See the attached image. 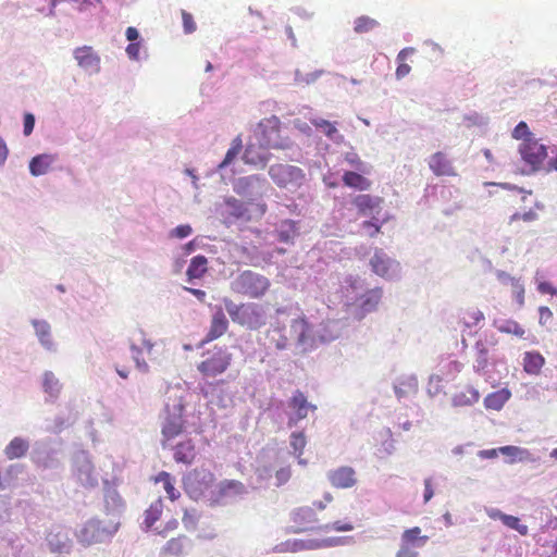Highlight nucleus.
I'll return each instance as SVG.
<instances>
[{
  "label": "nucleus",
  "instance_id": "1",
  "mask_svg": "<svg viewBox=\"0 0 557 557\" xmlns=\"http://www.w3.org/2000/svg\"><path fill=\"white\" fill-rule=\"evenodd\" d=\"M255 134L261 148L278 150L283 159L299 162L304 157L300 146L282 134L281 121L275 115L260 121Z\"/></svg>",
  "mask_w": 557,
  "mask_h": 557
},
{
  "label": "nucleus",
  "instance_id": "2",
  "mask_svg": "<svg viewBox=\"0 0 557 557\" xmlns=\"http://www.w3.org/2000/svg\"><path fill=\"white\" fill-rule=\"evenodd\" d=\"M119 527L120 521L114 518L106 520L91 518L76 531V536L78 542L85 546L106 543L113 537L117 532Z\"/></svg>",
  "mask_w": 557,
  "mask_h": 557
},
{
  "label": "nucleus",
  "instance_id": "3",
  "mask_svg": "<svg viewBox=\"0 0 557 557\" xmlns=\"http://www.w3.org/2000/svg\"><path fill=\"white\" fill-rule=\"evenodd\" d=\"M30 460L40 471H59L63 469L62 450L50 437L34 442L30 450Z\"/></svg>",
  "mask_w": 557,
  "mask_h": 557
},
{
  "label": "nucleus",
  "instance_id": "4",
  "mask_svg": "<svg viewBox=\"0 0 557 557\" xmlns=\"http://www.w3.org/2000/svg\"><path fill=\"white\" fill-rule=\"evenodd\" d=\"M270 280L251 270H245L237 274L231 282V289L251 299H260L269 290Z\"/></svg>",
  "mask_w": 557,
  "mask_h": 557
},
{
  "label": "nucleus",
  "instance_id": "5",
  "mask_svg": "<svg viewBox=\"0 0 557 557\" xmlns=\"http://www.w3.org/2000/svg\"><path fill=\"white\" fill-rule=\"evenodd\" d=\"M224 307L234 323L250 330H257L264 324V313L257 304L237 305L231 299H224Z\"/></svg>",
  "mask_w": 557,
  "mask_h": 557
},
{
  "label": "nucleus",
  "instance_id": "6",
  "mask_svg": "<svg viewBox=\"0 0 557 557\" xmlns=\"http://www.w3.org/2000/svg\"><path fill=\"white\" fill-rule=\"evenodd\" d=\"M275 324L281 331H285L288 341L296 345L300 351L306 352L315 347V337L311 334V326L305 317H297L290 319L289 323H282L276 321Z\"/></svg>",
  "mask_w": 557,
  "mask_h": 557
},
{
  "label": "nucleus",
  "instance_id": "7",
  "mask_svg": "<svg viewBox=\"0 0 557 557\" xmlns=\"http://www.w3.org/2000/svg\"><path fill=\"white\" fill-rule=\"evenodd\" d=\"M72 476L84 488L92 490L99 485V475L87 450L73 454L71 462Z\"/></svg>",
  "mask_w": 557,
  "mask_h": 557
},
{
  "label": "nucleus",
  "instance_id": "8",
  "mask_svg": "<svg viewBox=\"0 0 557 557\" xmlns=\"http://www.w3.org/2000/svg\"><path fill=\"white\" fill-rule=\"evenodd\" d=\"M269 176L273 183L289 191H295L305 183L306 174L302 169L289 164H273L269 168Z\"/></svg>",
  "mask_w": 557,
  "mask_h": 557
},
{
  "label": "nucleus",
  "instance_id": "9",
  "mask_svg": "<svg viewBox=\"0 0 557 557\" xmlns=\"http://www.w3.org/2000/svg\"><path fill=\"white\" fill-rule=\"evenodd\" d=\"M185 405L183 403L182 396L175 397L173 404L168 403L165 405L166 417L164 418V422L162 424V436L163 448L168 447V442L178 434L182 433L184 428V411Z\"/></svg>",
  "mask_w": 557,
  "mask_h": 557
},
{
  "label": "nucleus",
  "instance_id": "10",
  "mask_svg": "<svg viewBox=\"0 0 557 557\" xmlns=\"http://www.w3.org/2000/svg\"><path fill=\"white\" fill-rule=\"evenodd\" d=\"M519 153L524 163V168L521 169L524 175L540 171L548 154L546 145L539 143L537 139H527L525 143H521Z\"/></svg>",
  "mask_w": 557,
  "mask_h": 557
},
{
  "label": "nucleus",
  "instance_id": "11",
  "mask_svg": "<svg viewBox=\"0 0 557 557\" xmlns=\"http://www.w3.org/2000/svg\"><path fill=\"white\" fill-rule=\"evenodd\" d=\"M205 356V360L198 364L197 369L207 377H215L224 373L230 367L233 357L226 347L219 346L208 350Z\"/></svg>",
  "mask_w": 557,
  "mask_h": 557
},
{
  "label": "nucleus",
  "instance_id": "12",
  "mask_svg": "<svg viewBox=\"0 0 557 557\" xmlns=\"http://www.w3.org/2000/svg\"><path fill=\"white\" fill-rule=\"evenodd\" d=\"M214 475L211 471L199 468L188 472L183 478L184 490L194 500L205 497V494L212 486Z\"/></svg>",
  "mask_w": 557,
  "mask_h": 557
},
{
  "label": "nucleus",
  "instance_id": "13",
  "mask_svg": "<svg viewBox=\"0 0 557 557\" xmlns=\"http://www.w3.org/2000/svg\"><path fill=\"white\" fill-rule=\"evenodd\" d=\"M268 180L261 174L238 177L233 183V190L253 202L260 199L268 190Z\"/></svg>",
  "mask_w": 557,
  "mask_h": 557
},
{
  "label": "nucleus",
  "instance_id": "14",
  "mask_svg": "<svg viewBox=\"0 0 557 557\" xmlns=\"http://www.w3.org/2000/svg\"><path fill=\"white\" fill-rule=\"evenodd\" d=\"M290 520L296 524L289 529L290 533H302L307 531H331V524H318L319 519L312 507L302 506L292 510Z\"/></svg>",
  "mask_w": 557,
  "mask_h": 557
},
{
  "label": "nucleus",
  "instance_id": "15",
  "mask_svg": "<svg viewBox=\"0 0 557 557\" xmlns=\"http://www.w3.org/2000/svg\"><path fill=\"white\" fill-rule=\"evenodd\" d=\"M369 263L372 272L384 280L396 281L401 276L400 263L388 256L382 248H375Z\"/></svg>",
  "mask_w": 557,
  "mask_h": 557
},
{
  "label": "nucleus",
  "instance_id": "16",
  "mask_svg": "<svg viewBox=\"0 0 557 557\" xmlns=\"http://www.w3.org/2000/svg\"><path fill=\"white\" fill-rule=\"evenodd\" d=\"M288 408L292 412L288 414L287 425L297 426L299 421L308 417L309 411H315L317 406L309 403L307 396L299 389L295 391L288 399Z\"/></svg>",
  "mask_w": 557,
  "mask_h": 557
},
{
  "label": "nucleus",
  "instance_id": "17",
  "mask_svg": "<svg viewBox=\"0 0 557 557\" xmlns=\"http://www.w3.org/2000/svg\"><path fill=\"white\" fill-rule=\"evenodd\" d=\"M30 325L41 348L50 354H55L58 343L53 338L51 324L45 319H32Z\"/></svg>",
  "mask_w": 557,
  "mask_h": 557
},
{
  "label": "nucleus",
  "instance_id": "18",
  "mask_svg": "<svg viewBox=\"0 0 557 557\" xmlns=\"http://www.w3.org/2000/svg\"><path fill=\"white\" fill-rule=\"evenodd\" d=\"M73 57L77 64L89 75L100 72V57L90 46H82L73 51Z\"/></svg>",
  "mask_w": 557,
  "mask_h": 557
},
{
  "label": "nucleus",
  "instance_id": "19",
  "mask_svg": "<svg viewBox=\"0 0 557 557\" xmlns=\"http://www.w3.org/2000/svg\"><path fill=\"white\" fill-rule=\"evenodd\" d=\"M326 478L332 486L336 488H350L356 485L357 478L354 468L342 466L336 469L329 470Z\"/></svg>",
  "mask_w": 557,
  "mask_h": 557
},
{
  "label": "nucleus",
  "instance_id": "20",
  "mask_svg": "<svg viewBox=\"0 0 557 557\" xmlns=\"http://www.w3.org/2000/svg\"><path fill=\"white\" fill-rule=\"evenodd\" d=\"M40 386L45 394L46 404H54L60 397V394L63 388V385L60 382V380L50 370H46L42 372L40 377Z\"/></svg>",
  "mask_w": 557,
  "mask_h": 557
},
{
  "label": "nucleus",
  "instance_id": "21",
  "mask_svg": "<svg viewBox=\"0 0 557 557\" xmlns=\"http://www.w3.org/2000/svg\"><path fill=\"white\" fill-rule=\"evenodd\" d=\"M248 214V209L245 203L234 197H226L221 207V215L225 223H235L238 220L245 219Z\"/></svg>",
  "mask_w": 557,
  "mask_h": 557
},
{
  "label": "nucleus",
  "instance_id": "22",
  "mask_svg": "<svg viewBox=\"0 0 557 557\" xmlns=\"http://www.w3.org/2000/svg\"><path fill=\"white\" fill-rule=\"evenodd\" d=\"M103 498L106 512L111 516V518L117 519V515L122 511L124 503L117 491L107 479L103 480Z\"/></svg>",
  "mask_w": 557,
  "mask_h": 557
},
{
  "label": "nucleus",
  "instance_id": "23",
  "mask_svg": "<svg viewBox=\"0 0 557 557\" xmlns=\"http://www.w3.org/2000/svg\"><path fill=\"white\" fill-rule=\"evenodd\" d=\"M382 202L383 199L381 197L369 194H359L351 199V205L357 208L358 213L362 216H370L374 210H380Z\"/></svg>",
  "mask_w": 557,
  "mask_h": 557
},
{
  "label": "nucleus",
  "instance_id": "24",
  "mask_svg": "<svg viewBox=\"0 0 557 557\" xmlns=\"http://www.w3.org/2000/svg\"><path fill=\"white\" fill-rule=\"evenodd\" d=\"M311 334L315 337V346L318 344H325L336 339L341 334L338 322L326 321L317 325L315 329L311 326Z\"/></svg>",
  "mask_w": 557,
  "mask_h": 557
},
{
  "label": "nucleus",
  "instance_id": "25",
  "mask_svg": "<svg viewBox=\"0 0 557 557\" xmlns=\"http://www.w3.org/2000/svg\"><path fill=\"white\" fill-rule=\"evenodd\" d=\"M58 160L55 153H39L34 156L28 162L29 173L34 177L47 174L51 165Z\"/></svg>",
  "mask_w": 557,
  "mask_h": 557
},
{
  "label": "nucleus",
  "instance_id": "26",
  "mask_svg": "<svg viewBox=\"0 0 557 557\" xmlns=\"http://www.w3.org/2000/svg\"><path fill=\"white\" fill-rule=\"evenodd\" d=\"M193 547V541L186 535H180L169 540L161 550V555L166 554L175 557H184Z\"/></svg>",
  "mask_w": 557,
  "mask_h": 557
},
{
  "label": "nucleus",
  "instance_id": "27",
  "mask_svg": "<svg viewBox=\"0 0 557 557\" xmlns=\"http://www.w3.org/2000/svg\"><path fill=\"white\" fill-rule=\"evenodd\" d=\"M419 388L418 377L416 374H405L396 379L394 383V392L400 400L411 394H416Z\"/></svg>",
  "mask_w": 557,
  "mask_h": 557
},
{
  "label": "nucleus",
  "instance_id": "28",
  "mask_svg": "<svg viewBox=\"0 0 557 557\" xmlns=\"http://www.w3.org/2000/svg\"><path fill=\"white\" fill-rule=\"evenodd\" d=\"M382 296H383V290L380 287H374L372 289L367 290L359 298V309H360L359 319H362L366 314L375 311L381 299H382Z\"/></svg>",
  "mask_w": 557,
  "mask_h": 557
},
{
  "label": "nucleus",
  "instance_id": "29",
  "mask_svg": "<svg viewBox=\"0 0 557 557\" xmlns=\"http://www.w3.org/2000/svg\"><path fill=\"white\" fill-rule=\"evenodd\" d=\"M318 549L317 539H308V540H300V539H293L287 540L285 542H282L274 547L275 553H297L302 550H314Z\"/></svg>",
  "mask_w": 557,
  "mask_h": 557
},
{
  "label": "nucleus",
  "instance_id": "30",
  "mask_svg": "<svg viewBox=\"0 0 557 557\" xmlns=\"http://www.w3.org/2000/svg\"><path fill=\"white\" fill-rule=\"evenodd\" d=\"M29 448L28 438L15 436L4 447L3 454L9 460L21 459L27 455Z\"/></svg>",
  "mask_w": 557,
  "mask_h": 557
},
{
  "label": "nucleus",
  "instance_id": "31",
  "mask_svg": "<svg viewBox=\"0 0 557 557\" xmlns=\"http://www.w3.org/2000/svg\"><path fill=\"white\" fill-rule=\"evenodd\" d=\"M228 327V320L222 309H218L211 320L209 332L207 333L202 343L211 342L222 336Z\"/></svg>",
  "mask_w": 557,
  "mask_h": 557
},
{
  "label": "nucleus",
  "instance_id": "32",
  "mask_svg": "<svg viewBox=\"0 0 557 557\" xmlns=\"http://www.w3.org/2000/svg\"><path fill=\"white\" fill-rule=\"evenodd\" d=\"M246 493V486L237 480H223L218 485L216 496L212 497V503H219L221 498L243 495Z\"/></svg>",
  "mask_w": 557,
  "mask_h": 557
},
{
  "label": "nucleus",
  "instance_id": "33",
  "mask_svg": "<svg viewBox=\"0 0 557 557\" xmlns=\"http://www.w3.org/2000/svg\"><path fill=\"white\" fill-rule=\"evenodd\" d=\"M278 242L292 245L299 235L298 222L294 220H283L275 230Z\"/></svg>",
  "mask_w": 557,
  "mask_h": 557
},
{
  "label": "nucleus",
  "instance_id": "34",
  "mask_svg": "<svg viewBox=\"0 0 557 557\" xmlns=\"http://www.w3.org/2000/svg\"><path fill=\"white\" fill-rule=\"evenodd\" d=\"M172 448L174 449V459L176 462L190 465L196 457L195 445L190 438L180 442Z\"/></svg>",
  "mask_w": 557,
  "mask_h": 557
},
{
  "label": "nucleus",
  "instance_id": "35",
  "mask_svg": "<svg viewBox=\"0 0 557 557\" xmlns=\"http://www.w3.org/2000/svg\"><path fill=\"white\" fill-rule=\"evenodd\" d=\"M428 540L429 537L426 535H421V529L419 527H413L403 532L399 544L418 549L422 548Z\"/></svg>",
  "mask_w": 557,
  "mask_h": 557
},
{
  "label": "nucleus",
  "instance_id": "36",
  "mask_svg": "<svg viewBox=\"0 0 557 557\" xmlns=\"http://www.w3.org/2000/svg\"><path fill=\"white\" fill-rule=\"evenodd\" d=\"M360 173L358 171H345L342 176L344 185L359 191L369 190L372 183Z\"/></svg>",
  "mask_w": 557,
  "mask_h": 557
},
{
  "label": "nucleus",
  "instance_id": "37",
  "mask_svg": "<svg viewBox=\"0 0 557 557\" xmlns=\"http://www.w3.org/2000/svg\"><path fill=\"white\" fill-rule=\"evenodd\" d=\"M429 166L432 172L437 176L453 174V166L450 161L443 152H435L430 157Z\"/></svg>",
  "mask_w": 557,
  "mask_h": 557
},
{
  "label": "nucleus",
  "instance_id": "38",
  "mask_svg": "<svg viewBox=\"0 0 557 557\" xmlns=\"http://www.w3.org/2000/svg\"><path fill=\"white\" fill-rule=\"evenodd\" d=\"M511 392L508 388H500L496 392L490 393L484 398V406L486 409L500 410L504 405L510 399Z\"/></svg>",
  "mask_w": 557,
  "mask_h": 557
},
{
  "label": "nucleus",
  "instance_id": "39",
  "mask_svg": "<svg viewBox=\"0 0 557 557\" xmlns=\"http://www.w3.org/2000/svg\"><path fill=\"white\" fill-rule=\"evenodd\" d=\"M480 399V393L473 386H467L465 391L456 393L451 397V405L454 407L472 406Z\"/></svg>",
  "mask_w": 557,
  "mask_h": 557
},
{
  "label": "nucleus",
  "instance_id": "40",
  "mask_svg": "<svg viewBox=\"0 0 557 557\" xmlns=\"http://www.w3.org/2000/svg\"><path fill=\"white\" fill-rule=\"evenodd\" d=\"M545 358L539 351H527L523 356V369L528 374L536 375L541 372Z\"/></svg>",
  "mask_w": 557,
  "mask_h": 557
},
{
  "label": "nucleus",
  "instance_id": "41",
  "mask_svg": "<svg viewBox=\"0 0 557 557\" xmlns=\"http://www.w3.org/2000/svg\"><path fill=\"white\" fill-rule=\"evenodd\" d=\"M69 535L61 529L51 530L47 535V543L52 552H63L69 546Z\"/></svg>",
  "mask_w": 557,
  "mask_h": 557
},
{
  "label": "nucleus",
  "instance_id": "42",
  "mask_svg": "<svg viewBox=\"0 0 557 557\" xmlns=\"http://www.w3.org/2000/svg\"><path fill=\"white\" fill-rule=\"evenodd\" d=\"M208 260L202 255H197L191 258L190 263L186 270V275L190 282L194 278H200L207 272Z\"/></svg>",
  "mask_w": 557,
  "mask_h": 557
},
{
  "label": "nucleus",
  "instance_id": "43",
  "mask_svg": "<svg viewBox=\"0 0 557 557\" xmlns=\"http://www.w3.org/2000/svg\"><path fill=\"white\" fill-rule=\"evenodd\" d=\"M476 352L475 362L473 369L479 374L486 373L488 362V350L482 341H478L474 345Z\"/></svg>",
  "mask_w": 557,
  "mask_h": 557
},
{
  "label": "nucleus",
  "instance_id": "44",
  "mask_svg": "<svg viewBox=\"0 0 557 557\" xmlns=\"http://www.w3.org/2000/svg\"><path fill=\"white\" fill-rule=\"evenodd\" d=\"M284 332L285 331H281L276 324H272L271 329L269 330V339L272 344H274L277 350H286L292 346V343L286 337L287 334Z\"/></svg>",
  "mask_w": 557,
  "mask_h": 557
},
{
  "label": "nucleus",
  "instance_id": "45",
  "mask_svg": "<svg viewBox=\"0 0 557 557\" xmlns=\"http://www.w3.org/2000/svg\"><path fill=\"white\" fill-rule=\"evenodd\" d=\"M284 332L285 331H281L276 324H272L271 329L269 330V339L272 344H274L277 350H286L292 346V343L286 337L287 334Z\"/></svg>",
  "mask_w": 557,
  "mask_h": 557
},
{
  "label": "nucleus",
  "instance_id": "46",
  "mask_svg": "<svg viewBox=\"0 0 557 557\" xmlns=\"http://www.w3.org/2000/svg\"><path fill=\"white\" fill-rule=\"evenodd\" d=\"M309 121L313 126L321 129L329 139L336 141L337 137L343 138V136L338 134L335 125L330 121L321 117H309Z\"/></svg>",
  "mask_w": 557,
  "mask_h": 557
},
{
  "label": "nucleus",
  "instance_id": "47",
  "mask_svg": "<svg viewBox=\"0 0 557 557\" xmlns=\"http://www.w3.org/2000/svg\"><path fill=\"white\" fill-rule=\"evenodd\" d=\"M73 423L74 418H72L71 413L61 411L54 417L52 425L47 426L46 430L51 434H60L63 430L71 426Z\"/></svg>",
  "mask_w": 557,
  "mask_h": 557
},
{
  "label": "nucleus",
  "instance_id": "48",
  "mask_svg": "<svg viewBox=\"0 0 557 557\" xmlns=\"http://www.w3.org/2000/svg\"><path fill=\"white\" fill-rule=\"evenodd\" d=\"M494 326L502 333L513 334L518 337H523L524 329L513 320H495Z\"/></svg>",
  "mask_w": 557,
  "mask_h": 557
},
{
  "label": "nucleus",
  "instance_id": "49",
  "mask_svg": "<svg viewBox=\"0 0 557 557\" xmlns=\"http://www.w3.org/2000/svg\"><path fill=\"white\" fill-rule=\"evenodd\" d=\"M162 500L158 499L153 502L150 505V507L145 511L144 524L146 530L150 529L154 524V522L159 520L162 513Z\"/></svg>",
  "mask_w": 557,
  "mask_h": 557
},
{
  "label": "nucleus",
  "instance_id": "50",
  "mask_svg": "<svg viewBox=\"0 0 557 557\" xmlns=\"http://www.w3.org/2000/svg\"><path fill=\"white\" fill-rule=\"evenodd\" d=\"M380 25V23L367 15L357 17L354 22V32L357 34H364L373 30Z\"/></svg>",
  "mask_w": 557,
  "mask_h": 557
},
{
  "label": "nucleus",
  "instance_id": "51",
  "mask_svg": "<svg viewBox=\"0 0 557 557\" xmlns=\"http://www.w3.org/2000/svg\"><path fill=\"white\" fill-rule=\"evenodd\" d=\"M157 482L163 483V487L171 500H175L180 497V492L176 491L173 484V478L170 473L162 471L157 476Z\"/></svg>",
  "mask_w": 557,
  "mask_h": 557
},
{
  "label": "nucleus",
  "instance_id": "52",
  "mask_svg": "<svg viewBox=\"0 0 557 557\" xmlns=\"http://www.w3.org/2000/svg\"><path fill=\"white\" fill-rule=\"evenodd\" d=\"M352 543L351 536H332L326 539H317L318 549L335 547Z\"/></svg>",
  "mask_w": 557,
  "mask_h": 557
},
{
  "label": "nucleus",
  "instance_id": "53",
  "mask_svg": "<svg viewBox=\"0 0 557 557\" xmlns=\"http://www.w3.org/2000/svg\"><path fill=\"white\" fill-rule=\"evenodd\" d=\"M307 441L302 431L293 432L289 437V445L294 454L299 458L306 447Z\"/></svg>",
  "mask_w": 557,
  "mask_h": 557
},
{
  "label": "nucleus",
  "instance_id": "54",
  "mask_svg": "<svg viewBox=\"0 0 557 557\" xmlns=\"http://www.w3.org/2000/svg\"><path fill=\"white\" fill-rule=\"evenodd\" d=\"M243 159L246 163L259 165L261 168H264L269 161V157L265 152L255 154L250 148H246Z\"/></svg>",
  "mask_w": 557,
  "mask_h": 557
},
{
  "label": "nucleus",
  "instance_id": "55",
  "mask_svg": "<svg viewBox=\"0 0 557 557\" xmlns=\"http://www.w3.org/2000/svg\"><path fill=\"white\" fill-rule=\"evenodd\" d=\"M497 451L504 456L510 457V462L523 459V455L528 454V450L518 446L507 445L497 448Z\"/></svg>",
  "mask_w": 557,
  "mask_h": 557
},
{
  "label": "nucleus",
  "instance_id": "56",
  "mask_svg": "<svg viewBox=\"0 0 557 557\" xmlns=\"http://www.w3.org/2000/svg\"><path fill=\"white\" fill-rule=\"evenodd\" d=\"M344 160L356 171L361 172L363 174L369 173V165L366 162H363L356 152H346Z\"/></svg>",
  "mask_w": 557,
  "mask_h": 557
},
{
  "label": "nucleus",
  "instance_id": "57",
  "mask_svg": "<svg viewBox=\"0 0 557 557\" xmlns=\"http://www.w3.org/2000/svg\"><path fill=\"white\" fill-rule=\"evenodd\" d=\"M502 522L507 528L517 531L520 535H527L529 532L528 525L520 523V519L516 516L506 513Z\"/></svg>",
  "mask_w": 557,
  "mask_h": 557
},
{
  "label": "nucleus",
  "instance_id": "58",
  "mask_svg": "<svg viewBox=\"0 0 557 557\" xmlns=\"http://www.w3.org/2000/svg\"><path fill=\"white\" fill-rule=\"evenodd\" d=\"M512 137L517 140L525 143L527 139H536L534 134L530 132L528 124L524 121H520L512 131Z\"/></svg>",
  "mask_w": 557,
  "mask_h": 557
},
{
  "label": "nucleus",
  "instance_id": "59",
  "mask_svg": "<svg viewBox=\"0 0 557 557\" xmlns=\"http://www.w3.org/2000/svg\"><path fill=\"white\" fill-rule=\"evenodd\" d=\"M325 73L324 70H315L308 74H302L299 70L295 71V82L297 84L305 83L307 85L313 84L318 78H320Z\"/></svg>",
  "mask_w": 557,
  "mask_h": 557
},
{
  "label": "nucleus",
  "instance_id": "60",
  "mask_svg": "<svg viewBox=\"0 0 557 557\" xmlns=\"http://www.w3.org/2000/svg\"><path fill=\"white\" fill-rule=\"evenodd\" d=\"M423 47L429 49V57L431 61L436 62L442 59L444 49L437 42L426 39L423 42Z\"/></svg>",
  "mask_w": 557,
  "mask_h": 557
},
{
  "label": "nucleus",
  "instance_id": "61",
  "mask_svg": "<svg viewBox=\"0 0 557 557\" xmlns=\"http://www.w3.org/2000/svg\"><path fill=\"white\" fill-rule=\"evenodd\" d=\"M131 351H132V357H133V360L136 364V368L143 372V373H147L149 371V366L148 363L145 361L144 358H141V349L136 346L135 344H132L131 345Z\"/></svg>",
  "mask_w": 557,
  "mask_h": 557
},
{
  "label": "nucleus",
  "instance_id": "62",
  "mask_svg": "<svg viewBox=\"0 0 557 557\" xmlns=\"http://www.w3.org/2000/svg\"><path fill=\"white\" fill-rule=\"evenodd\" d=\"M183 524L188 531H195L198 523V515L195 509H186L183 516Z\"/></svg>",
  "mask_w": 557,
  "mask_h": 557
},
{
  "label": "nucleus",
  "instance_id": "63",
  "mask_svg": "<svg viewBox=\"0 0 557 557\" xmlns=\"http://www.w3.org/2000/svg\"><path fill=\"white\" fill-rule=\"evenodd\" d=\"M463 123H466L467 127H471L473 125L483 126L487 124V117L479 114L478 112H472L463 115Z\"/></svg>",
  "mask_w": 557,
  "mask_h": 557
},
{
  "label": "nucleus",
  "instance_id": "64",
  "mask_svg": "<svg viewBox=\"0 0 557 557\" xmlns=\"http://www.w3.org/2000/svg\"><path fill=\"white\" fill-rule=\"evenodd\" d=\"M382 223L376 218L362 222V228L366 230L370 237L376 236L381 232Z\"/></svg>",
  "mask_w": 557,
  "mask_h": 557
}]
</instances>
